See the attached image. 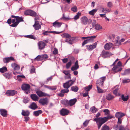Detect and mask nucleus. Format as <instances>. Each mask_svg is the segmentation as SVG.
Listing matches in <instances>:
<instances>
[{
	"instance_id": "1",
	"label": "nucleus",
	"mask_w": 130,
	"mask_h": 130,
	"mask_svg": "<svg viewBox=\"0 0 130 130\" xmlns=\"http://www.w3.org/2000/svg\"><path fill=\"white\" fill-rule=\"evenodd\" d=\"M107 115V116L106 117L96 119V120H98L99 121V126H100L101 125H102L106 122L108 120L113 118V116L111 115L110 113Z\"/></svg>"
},
{
	"instance_id": "2",
	"label": "nucleus",
	"mask_w": 130,
	"mask_h": 130,
	"mask_svg": "<svg viewBox=\"0 0 130 130\" xmlns=\"http://www.w3.org/2000/svg\"><path fill=\"white\" fill-rule=\"evenodd\" d=\"M96 36L97 35L82 37L81 39L82 40H84L86 39H87L85 40L82 43V46H84L85 44L88 43L93 42V41L94 39L96 37Z\"/></svg>"
},
{
	"instance_id": "3",
	"label": "nucleus",
	"mask_w": 130,
	"mask_h": 130,
	"mask_svg": "<svg viewBox=\"0 0 130 130\" xmlns=\"http://www.w3.org/2000/svg\"><path fill=\"white\" fill-rule=\"evenodd\" d=\"M112 54L111 53L105 50H103L101 54V56L104 58L109 57Z\"/></svg>"
},
{
	"instance_id": "4",
	"label": "nucleus",
	"mask_w": 130,
	"mask_h": 130,
	"mask_svg": "<svg viewBox=\"0 0 130 130\" xmlns=\"http://www.w3.org/2000/svg\"><path fill=\"white\" fill-rule=\"evenodd\" d=\"M15 19H13L12 20L10 18L7 20V23L9 25V26L13 27H16L18 24H15Z\"/></svg>"
},
{
	"instance_id": "5",
	"label": "nucleus",
	"mask_w": 130,
	"mask_h": 130,
	"mask_svg": "<svg viewBox=\"0 0 130 130\" xmlns=\"http://www.w3.org/2000/svg\"><path fill=\"white\" fill-rule=\"evenodd\" d=\"M17 91H16L10 90H7L6 93V95L7 96H10L14 95L15 94L17 93Z\"/></svg>"
},
{
	"instance_id": "6",
	"label": "nucleus",
	"mask_w": 130,
	"mask_h": 130,
	"mask_svg": "<svg viewBox=\"0 0 130 130\" xmlns=\"http://www.w3.org/2000/svg\"><path fill=\"white\" fill-rule=\"evenodd\" d=\"M106 77H103L98 79L96 82V83L98 86H100L102 87L104 81L105 80Z\"/></svg>"
},
{
	"instance_id": "7",
	"label": "nucleus",
	"mask_w": 130,
	"mask_h": 130,
	"mask_svg": "<svg viewBox=\"0 0 130 130\" xmlns=\"http://www.w3.org/2000/svg\"><path fill=\"white\" fill-rule=\"evenodd\" d=\"M122 69V67H118L115 66H114L112 69V70L113 71V73L115 74L121 71Z\"/></svg>"
},
{
	"instance_id": "8",
	"label": "nucleus",
	"mask_w": 130,
	"mask_h": 130,
	"mask_svg": "<svg viewBox=\"0 0 130 130\" xmlns=\"http://www.w3.org/2000/svg\"><path fill=\"white\" fill-rule=\"evenodd\" d=\"M39 103L41 105H47L48 103V99L46 98L41 99L39 101Z\"/></svg>"
},
{
	"instance_id": "9",
	"label": "nucleus",
	"mask_w": 130,
	"mask_h": 130,
	"mask_svg": "<svg viewBox=\"0 0 130 130\" xmlns=\"http://www.w3.org/2000/svg\"><path fill=\"white\" fill-rule=\"evenodd\" d=\"M36 94L39 97L49 96L50 95L40 90H36Z\"/></svg>"
},
{
	"instance_id": "10",
	"label": "nucleus",
	"mask_w": 130,
	"mask_h": 130,
	"mask_svg": "<svg viewBox=\"0 0 130 130\" xmlns=\"http://www.w3.org/2000/svg\"><path fill=\"white\" fill-rule=\"evenodd\" d=\"M30 87V86L28 84H24L22 85L21 88L24 91H29Z\"/></svg>"
},
{
	"instance_id": "11",
	"label": "nucleus",
	"mask_w": 130,
	"mask_h": 130,
	"mask_svg": "<svg viewBox=\"0 0 130 130\" xmlns=\"http://www.w3.org/2000/svg\"><path fill=\"white\" fill-rule=\"evenodd\" d=\"M3 61L4 63H7L10 61H15V59L13 57L10 56L9 57H5L3 59Z\"/></svg>"
},
{
	"instance_id": "12",
	"label": "nucleus",
	"mask_w": 130,
	"mask_h": 130,
	"mask_svg": "<svg viewBox=\"0 0 130 130\" xmlns=\"http://www.w3.org/2000/svg\"><path fill=\"white\" fill-rule=\"evenodd\" d=\"M97 43L95 42L92 45H87L86 46V48L89 51H92L95 48L96 46Z\"/></svg>"
},
{
	"instance_id": "13",
	"label": "nucleus",
	"mask_w": 130,
	"mask_h": 130,
	"mask_svg": "<svg viewBox=\"0 0 130 130\" xmlns=\"http://www.w3.org/2000/svg\"><path fill=\"white\" fill-rule=\"evenodd\" d=\"M38 45L39 49L42 50L45 48L46 44L44 42L41 41L38 42Z\"/></svg>"
},
{
	"instance_id": "14",
	"label": "nucleus",
	"mask_w": 130,
	"mask_h": 130,
	"mask_svg": "<svg viewBox=\"0 0 130 130\" xmlns=\"http://www.w3.org/2000/svg\"><path fill=\"white\" fill-rule=\"evenodd\" d=\"M100 115L101 113L100 112H98L96 115L95 117H96V118L94 119L93 120L94 121H95L96 122V124L97 125L98 128L99 129L100 128L102 125H101L100 126H99V121L98 120H96V119H97L98 118H101V117L99 118V117L100 116Z\"/></svg>"
},
{
	"instance_id": "15",
	"label": "nucleus",
	"mask_w": 130,
	"mask_h": 130,
	"mask_svg": "<svg viewBox=\"0 0 130 130\" xmlns=\"http://www.w3.org/2000/svg\"><path fill=\"white\" fill-rule=\"evenodd\" d=\"M69 113V111L65 108H62L60 110V114L62 116L67 115Z\"/></svg>"
},
{
	"instance_id": "16",
	"label": "nucleus",
	"mask_w": 130,
	"mask_h": 130,
	"mask_svg": "<svg viewBox=\"0 0 130 130\" xmlns=\"http://www.w3.org/2000/svg\"><path fill=\"white\" fill-rule=\"evenodd\" d=\"M62 73H64L65 75H67L68 76H65L64 78L65 79H71V74L70 73L69 70H64L62 72Z\"/></svg>"
},
{
	"instance_id": "17",
	"label": "nucleus",
	"mask_w": 130,
	"mask_h": 130,
	"mask_svg": "<svg viewBox=\"0 0 130 130\" xmlns=\"http://www.w3.org/2000/svg\"><path fill=\"white\" fill-rule=\"evenodd\" d=\"M125 116L124 113L119 112H117L115 114V117L118 119L122 118V117Z\"/></svg>"
},
{
	"instance_id": "18",
	"label": "nucleus",
	"mask_w": 130,
	"mask_h": 130,
	"mask_svg": "<svg viewBox=\"0 0 130 130\" xmlns=\"http://www.w3.org/2000/svg\"><path fill=\"white\" fill-rule=\"evenodd\" d=\"M81 23L84 25H86L88 23V19L85 16L82 17L81 18Z\"/></svg>"
},
{
	"instance_id": "19",
	"label": "nucleus",
	"mask_w": 130,
	"mask_h": 130,
	"mask_svg": "<svg viewBox=\"0 0 130 130\" xmlns=\"http://www.w3.org/2000/svg\"><path fill=\"white\" fill-rule=\"evenodd\" d=\"M77 101V99L75 98L70 100L69 101V106H72L75 104Z\"/></svg>"
},
{
	"instance_id": "20",
	"label": "nucleus",
	"mask_w": 130,
	"mask_h": 130,
	"mask_svg": "<svg viewBox=\"0 0 130 130\" xmlns=\"http://www.w3.org/2000/svg\"><path fill=\"white\" fill-rule=\"evenodd\" d=\"M112 45L113 44L111 43H107L105 45L104 48L106 50H109L111 47Z\"/></svg>"
},
{
	"instance_id": "21",
	"label": "nucleus",
	"mask_w": 130,
	"mask_h": 130,
	"mask_svg": "<svg viewBox=\"0 0 130 130\" xmlns=\"http://www.w3.org/2000/svg\"><path fill=\"white\" fill-rule=\"evenodd\" d=\"M24 18L23 17H20L19 16H17V18L16 19V22L15 23V24H19V23L21 22H23L24 21L23 20Z\"/></svg>"
},
{
	"instance_id": "22",
	"label": "nucleus",
	"mask_w": 130,
	"mask_h": 130,
	"mask_svg": "<svg viewBox=\"0 0 130 130\" xmlns=\"http://www.w3.org/2000/svg\"><path fill=\"white\" fill-rule=\"evenodd\" d=\"M29 108L33 110H35L38 107L36 103L34 102L32 103L29 106Z\"/></svg>"
},
{
	"instance_id": "23",
	"label": "nucleus",
	"mask_w": 130,
	"mask_h": 130,
	"mask_svg": "<svg viewBox=\"0 0 130 130\" xmlns=\"http://www.w3.org/2000/svg\"><path fill=\"white\" fill-rule=\"evenodd\" d=\"M1 115L4 117H7V111L5 109H0Z\"/></svg>"
},
{
	"instance_id": "24",
	"label": "nucleus",
	"mask_w": 130,
	"mask_h": 130,
	"mask_svg": "<svg viewBox=\"0 0 130 130\" xmlns=\"http://www.w3.org/2000/svg\"><path fill=\"white\" fill-rule=\"evenodd\" d=\"M53 26L55 27H57L58 28H59L61 27V25L62 24V22H59L56 21L53 23Z\"/></svg>"
},
{
	"instance_id": "25",
	"label": "nucleus",
	"mask_w": 130,
	"mask_h": 130,
	"mask_svg": "<svg viewBox=\"0 0 130 130\" xmlns=\"http://www.w3.org/2000/svg\"><path fill=\"white\" fill-rule=\"evenodd\" d=\"M12 67L13 68L14 70H18L20 69V67L19 66L15 63H13L11 64Z\"/></svg>"
},
{
	"instance_id": "26",
	"label": "nucleus",
	"mask_w": 130,
	"mask_h": 130,
	"mask_svg": "<svg viewBox=\"0 0 130 130\" xmlns=\"http://www.w3.org/2000/svg\"><path fill=\"white\" fill-rule=\"evenodd\" d=\"M31 99L34 101H38L39 99L38 97L35 94H32L30 95Z\"/></svg>"
},
{
	"instance_id": "27",
	"label": "nucleus",
	"mask_w": 130,
	"mask_h": 130,
	"mask_svg": "<svg viewBox=\"0 0 130 130\" xmlns=\"http://www.w3.org/2000/svg\"><path fill=\"white\" fill-rule=\"evenodd\" d=\"M61 103L67 106H69V101L67 100H63L61 101Z\"/></svg>"
},
{
	"instance_id": "28",
	"label": "nucleus",
	"mask_w": 130,
	"mask_h": 130,
	"mask_svg": "<svg viewBox=\"0 0 130 130\" xmlns=\"http://www.w3.org/2000/svg\"><path fill=\"white\" fill-rule=\"evenodd\" d=\"M30 113L29 112L28 110L25 111L23 110L21 113L22 115L25 116H28L29 115Z\"/></svg>"
},
{
	"instance_id": "29",
	"label": "nucleus",
	"mask_w": 130,
	"mask_h": 130,
	"mask_svg": "<svg viewBox=\"0 0 130 130\" xmlns=\"http://www.w3.org/2000/svg\"><path fill=\"white\" fill-rule=\"evenodd\" d=\"M42 112L41 110H39L34 111L33 114L34 116L37 117L39 116L40 114L42 113Z\"/></svg>"
},
{
	"instance_id": "30",
	"label": "nucleus",
	"mask_w": 130,
	"mask_h": 130,
	"mask_svg": "<svg viewBox=\"0 0 130 130\" xmlns=\"http://www.w3.org/2000/svg\"><path fill=\"white\" fill-rule=\"evenodd\" d=\"M114 98V96L112 95L111 94H109L106 96V99L108 101H110L112 100Z\"/></svg>"
},
{
	"instance_id": "31",
	"label": "nucleus",
	"mask_w": 130,
	"mask_h": 130,
	"mask_svg": "<svg viewBox=\"0 0 130 130\" xmlns=\"http://www.w3.org/2000/svg\"><path fill=\"white\" fill-rule=\"evenodd\" d=\"M78 88L77 86H72L71 88V90L74 92L78 91Z\"/></svg>"
},
{
	"instance_id": "32",
	"label": "nucleus",
	"mask_w": 130,
	"mask_h": 130,
	"mask_svg": "<svg viewBox=\"0 0 130 130\" xmlns=\"http://www.w3.org/2000/svg\"><path fill=\"white\" fill-rule=\"evenodd\" d=\"M90 110L92 112L94 113L98 111V109L96 108L94 106H93L90 108Z\"/></svg>"
},
{
	"instance_id": "33",
	"label": "nucleus",
	"mask_w": 130,
	"mask_h": 130,
	"mask_svg": "<svg viewBox=\"0 0 130 130\" xmlns=\"http://www.w3.org/2000/svg\"><path fill=\"white\" fill-rule=\"evenodd\" d=\"M119 86L118 85H117L115 87L114 90L113 92V93L114 94L116 95L117 94L119 90Z\"/></svg>"
},
{
	"instance_id": "34",
	"label": "nucleus",
	"mask_w": 130,
	"mask_h": 130,
	"mask_svg": "<svg viewBox=\"0 0 130 130\" xmlns=\"http://www.w3.org/2000/svg\"><path fill=\"white\" fill-rule=\"evenodd\" d=\"M8 70L6 67L4 66L2 68H0V72L2 73H4L7 71Z\"/></svg>"
},
{
	"instance_id": "35",
	"label": "nucleus",
	"mask_w": 130,
	"mask_h": 130,
	"mask_svg": "<svg viewBox=\"0 0 130 130\" xmlns=\"http://www.w3.org/2000/svg\"><path fill=\"white\" fill-rule=\"evenodd\" d=\"M92 85H89L88 86L85 87L84 89L86 91L88 92L92 88Z\"/></svg>"
},
{
	"instance_id": "36",
	"label": "nucleus",
	"mask_w": 130,
	"mask_h": 130,
	"mask_svg": "<svg viewBox=\"0 0 130 130\" xmlns=\"http://www.w3.org/2000/svg\"><path fill=\"white\" fill-rule=\"evenodd\" d=\"M97 10L98 9H93L92 10L89 11V13L90 15L93 16L94 15V14L97 12Z\"/></svg>"
},
{
	"instance_id": "37",
	"label": "nucleus",
	"mask_w": 130,
	"mask_h": 130,
	"mask_svg": "<svg viewBox=\"0 0 130 130\" xmlns=\"http://www.w3.org/2000/svg\"><path fill=\"white\" fill-rule=\"evenodd\" d=\"M68 83L69 82L67 81L65 83L63 84V87L64 88L68 89L70 87V86H69Z\"/></svg>"
},
{
	"instance_id": "38",
	"label": "nucleus",
	"mask_w": 130,
	"mask_h": 130,
	"mask_svg": "<svg viewBox=\"0 0 130 130\" xmlns=\"http://www.w3.org/2000/svg\"><path fill=\"white\" fill-rule=\"evenodd\" d=\"M121 99L124 101H127L128 99V96L127 95L126 96H124L123 94L121 96Z\"/></svg>"
},
{
	"instance_id": "39",
	"label": "nucleus",
	"mask_w": 130,
	"mask_h": 130,
	"mask_svg": "<svg viewBox=\"0 0 130 130\" xmlns=\"http://www.w3.org/2000/svg\"><path fill=\"white\" fill-rule=\"evenodd\" d=\"M75 40V38L73 37H72L71 38V39L68 40V39H66V41L68 42V43L71 44H72L73 43V42Z\"/></svg>"
},
{
	"instance_id": "40",
	"label": "nucleus",
	"mask_w": 130,
	"mask_h": 130,
	"mask_svg": "<svg viewBox=\"0 0 130 130\" xmlns=\"http://www.w3.org/2000/svg\"><path fill=\"white\" fill-rule=\"evenodd\" d=\"M25 37L34 40L36 39V37H35L33 35H26V36Z\"/></svg>"
},
{
	"instance_id": "41",
	"label": "nucleus",
	"mask_w": 130,
	"mask_h": 130,
	"mask_svg": "<svg viewBox=\"0 0 130 130\" xmlns=\"http://www.w3.org/2000/svg\"><path fill=\"white\" fill-rule=\"evenodd\" d=\"M31 12L30 16L34 17L36 16H38V15H37V13L35 12L32 10H31Z\"/></svg>"
},
{
	"instance_id": "42",
	"label": "nucleus",
	"mask_w": 130,
	"mask_h": 130,
	"mask_svg": "<svg viewBox=\"0 0 130 130\" xmlns=\"http://www.w3.org/2000/svg\"><path fill=\"white\" fill-rule=\"evenodd\" d=\"M75 79L74 80L70 79L67 81V82H69L68 84H69V86H70V87L74 84V82H75Z\"/></svg>"
},
{
	"instance_id": "43",
	"label": "nucleus",
	"mask_w": 130,
	"mask_h": 130,
	"mask_svg": "<svg viewBox=\"0 0 130 130\" xmlns=\"http://www.w3.org/2000/svg\"><path fill=\"white\" fill-rule=\"evenodd\" d=\"M129 73H130V69L129 68L126 69L122 74L123 75H124L128 74Z\"/></svg>"
},
{
	"instance_id": "44",
	"label": "nucleus",
	"mask_w": 130,
	"mask_h": 130,
	"mask_svg": "<svg viewBox=\"0 0 130 130\" xmlns=\"http://www.w3.org/2000/svg\"><path fill=\"white\" fill-rule=\"evenodd\" d=\"M101 130H109V127L105 124H104Z\"/></svg>"
},
{
	"instance_id": "45",
	"label": "nucleus",
	"mask_w": 130,
	"mask_h": 130,
	"mask_svg": "<svg viewBox=\"0 0 130 130\" xmlns=\"http://www.w3.org/2000/svg\"><path fill=\"white\" fill-rule=\"evenodd\" d=\"M41 57L42 60H46L48 57V55L46 54L41 55Z\"/></svg>"
},
{
	"instance_id": "46",
	"label": "nucleus",
	"mask_w": 130,
	"mask_h": 130,
	"mask_svg": "<svg viewBox=\"0 0 130 130\" xmlns=\"http://www.w3.org/2000/svg\"><path fill=\"white\" fill-rule=\"evenodd\" d=\"M63 16L60 19L61 20H63L65 21H67L69 20L70 19V18L67 17H64V14H63Z\"/></svg>"
},
{
	"instance_id": "47",
	"label": "nucleus",
	"mask_w": 130,
	"mask_h": 130,
	"mask_svg": "<svg viewBox=\"0 0 130 130\" xmlns=\"http://www.w3.org/2000/svg\"><path fill=\"white\" fill-rule=\"evenodd\" d=\"M69 61H71L72 63L74 62L75 60V58L73 56H70L69 57Z\"/></svg>"
},
{
	"instance_id": "48",
	"label": "nucleus",
	"mask_w": 130,
	"mask_h": 130,
	"mask_svg": "<svg viewBox=\"0 0 130 130\" xmlns=\"http://www.w3.org/2000/svg\"><path fill=\"white\" fill-rule=\"evenodd\" d=\"M81 13H80L79 12H78L77 14L74 16V19L75 20H76L78 19L79 18V16L81 15Z\"/></svg>"
},
{
	"instance_id": "49",
	"label": "nucleus",
	"mask_w": 130,
	"mask_h": 130,
	"mask_svg": "<svg viewBox=\"0 0 130 130\" xmlns=\"http://www.w3.org/2000/svg\"><path fill=\"white\" fill-rule=\"evenodd\" d=\"M119 129V130H129L128 127H124L122 125L120 126Z\"/></svg>"
},
{
	"instance_id": "50",
	"label": "nucleus",
	"mask_w": 130,
	"mask_h": 130,
	"mask_svg": "<svg viewBox=\"0 0 130 130\" xmlns=\"http://www.w3.org/2000/svg\"><path fill=\"white\" fill-rule=\"evenodd\" d=\"M10 74L9 73H5L3 74V75L6 78L9 79L10 78Z\"/></svg>"
},
{
	"instance_id": "51",
	"label": "nucleus",
	"mask_w": 130,
	"mask_h": 130,
	"mask_svg": "<svg viewBox=\"0 0 130 130\" xmlns=\"http://www.w3.org/2000/svg\"><path fill=\"white\" fill-rule=\"evenodd\" d=\"M96 87L98 92L99 93H102L104 91L102 89H101L99 87L98 85H96Z\"/></svg>"
},
{
	"instance_id": "52",
	"label": "nucleus",
	"mask_w": 130,
	"mask_h": 130,
	"mask_svg": "<svg viewBox=\"0 0 130 130\" xmlns=\"http://www.w3.org/2000/svg\"><path fill=\"white\" fill-rule=\"evenodd\" d=\"M95 28L97 30L100 29L102 28V27L98 24H97L95 25Z\"/></svg>"
},
{
	"instance_id": "53",
	"label": "nucleus",
	"mask_w": 130,
	"mask_h": 130,
	"mask_svg": "<svg viewBox=\"0 0 130 130\" xmlns=\"http://www.w3.org/2000/svg\"><path fill=\"white\" fill-rule=\"evenodd\" d=\"M72 63L71 61H69L67 63L66 65V68L67 69H69L72 65Z\"/></svg>"
},
{
	"instance_id": "54",
	"label": "nucleus",
	"mask_w": 130,
	"mask_h": 130,
	"mask_svg": "<svg viewBox=\"0 0 130 130\" xmlns=\"http://www.w3.org/2000/svg\"><path fill=\"white\" fill-rule=\"evenodd\" d=\"M63 38H68L71 37V36L69 34L67 33H64L63 34Z\"/></svg>"
},
{
	"instance_id": "55",
	"label": "nucleus",
	"mask_w": 130,
	"mask_h": 130,
	"mask_svg": "<svg viewBox=\"0 0 130 130\" xmlns=\"http://www.w3.org/2000/svg\"><path fill=\"white\" fill-rule=\"evenodd\" d=\"M51 31H45L42 33V35L44 36H48V35L49 34L51 33Z\"/></svg>"
},
{
	"instance_id": "56",
	"label": "nucleus",
	"mask_w": 130,
	"mask_h": 130,
	"mask_svg": "<svg viewBox=\"0 0 130 130\" xmlns=\"http://www.w3.org/2000/svg\"><path fill=\"white\" fill-rule=\"evenodd\" d=\"M103 112L105 113L104 114L105 115H107L110 112V111L109 110L106 109H104Z\"/></svg>"
},
{
	"instance_id": "57",
	"label": "nucleus",
	"mask_w": 130,
	"mask_h": 130,
	"mask_svg": "<svg viewBox=\"0 0 130 130\" xmlns=\"http://www.w3.org/2000/svg\"><path fill=\"white\" fill-rule=\"evenodd\" d=\"M35 30H38L40 28L41 26L40 24L36 25L35 26H33Z\"/></svg>"
},
{
	"instance_id": "58",
	"label": "nucleus",
	"mask_w": 130,
	"mask_h": 130,
	"mask_svg": "<svg viewBox=\"0 0 130 130\" xmlns=\"http://www.w3.org/2000/svg\"><path fill=\"white\" fill-rule=\"evenodd\" d=\"M38 61H42L41 55H38L35 59Z\"/></svg>"
},
{
	"instance_id": "59",
	"label": "nucleus",
	"mask_w": 130,
	"mask_h": 130,
	"mask_svg": "<svg viewBox=\"0 0 130 130\" xmlns=\"http://www.w3.org/2000/svg\"><path fill=\"white\" fill-rule=\"evenodd\" d=\"M71 10L73 12H76L77 11V8L76 6H74L71 8Z\"/></svg>"
},
{
	"instance_id": "60",
	"label": "nucleus",
	"mask_w": 130,
	"mask_h": 130,
	"mask_svg": "<svg viewBox=\"0 0 130 130\" xmlns=\"http://www.w3.org/2000/svg\"><path fill=\"white\" fill-rule=\"evenodd\" d=\"M130 82V79H123L122 80V82L123 83H128Z\"/></svg>"
},
{
	"instance_id": "61",
	"label": "nucleus",
	"mask_w": 130,
	"mask_h": 130,
	"mask_svg": "<svg viewBox=\"0 0 130 130\" xmlns=\"http://www.w3.org/2000/svg\"><path fill=\"white\" fill-rule=\"evenodd\" d=\"M69 91V90L68 89H63L61 90V92L64 93H64H68Z\"/></svg>"
},
{
	"instance_id": "62",
	"label": "nucleus",
	"mask_w": 130,
	"mask_h": 130,
	"mask_svg": "<svg viewBox=\"0 0 130 130\" xmlns=\"http://www.w3.org/2000/svg\"><path fill=\"white\" fill-rule=\"evenodd\" d=\"M121 42L118 40H117L115 41V45L119 46L121 45Z\"/></svg>"
},
{
	"instance_id": "63",
	"label": "nucleus",
	"mask_w": 130,
	"mask_h": 130,
	"mask_svg": "<svg viewBox=\"0 0 130 130\" xmlns=\"http://www.w3.org/2000/svg\"><path fill=\"white\" fill-rule=\"evenodd\" d=\"M30 72L31 73H33L35 72V69L34 66L32 67V68L30 70Z\"/></svg>"
},
{
	"instance_id": "64",
	"label": "nucleus",
	"mask_w": 130,
	"mask_h": 130,
	"mask_svg": "<svg viewBox=\"0 0 130 130\" xmlns=\"http://www.w3.org/2000/svg\"><path fill=\"white\" fill-rule=\"evenodd\" d=\"M89 122V120H86L83 123V125L85 127L86 126Z\"/></svg>"
}]
</instances>
